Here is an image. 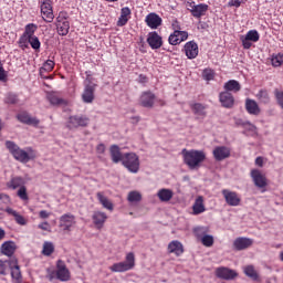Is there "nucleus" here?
<instances>
[{
  "instance_id": "obj_17",
  "label": "nucleus",
  "mask_w": 283,
  "mask_h": 283,
  "mask_svg": "<svg viewBox=\"0 0 283 283\" xmlns=\"http://www.w3.org/2000/svg\"><path fill=\"white\" fill-rule=\"evenodd\" d=\"M76 224V217L72 213H65L60 217V227L63 231H72V227Z\"/></svg>"
},
{
  "instance_id": "obj_62",
  "label": "nucleus",
  "mask_w": 283,
  "mask_h": 283,
  "mask_svg": "<svg viewBox=\"0 0 283 283\" xmlns=\"http://www.w3.org/2000/svg\"><path fill=\"white\" fill-rule=\"evenodd\" d=\"M243 127H247V125L250 127V132H255V125L251 124L250 122L242 123Z\"/></svg>"
},
{
  "instance_id": "obj_9",
  "label": "nucleus",
  "mask_w": 283,
  "mask_h": 283,
  "mask_svg": "<svg viewBox=\"0 0 283 283\" xmlns=\"http://www.w3.org/2000/svg\"><path fill=\"white\" fill-rule=\"evenodd\" d=\"M241 42L243 50H251L253 43L260 41V33L256 30H250L245 35H241Z\"/></svg>"
},
{
  "instance_id": "obj_1",
  "label": "nucleus",
  "mask_w": 283,
  "mask_h": 283,
  "mask_svg": "<svg viewBox=\"0 0 283 283\" xmlns=\"http://www.w3.org/2000/svg\"><path fill=\"white\" fill-rule=\"evenodd\" d=\"M4 145L13 158L19 163L25 165V163H30V160H34V158H36V151L32 147H27V150H24L12 140H7Z\"/></svg>"
},
{
  "instance_id": "obj_39",
  "label": "nucleus",
  "mask_w": 283,
  "mask_h": 283,
  "mask_svg": "<svg viewBox=\"0 0 283 283\" xmlns=\"http://www.w3.org/2000/svg\"><path fill=\"white\" fill-rule=\"evenodd\" d=\"M6 213H8L9 216H12L14 218L17 224H21L22 227H24V224L28 223L25 218L23 216H21L19 212H17V210H14L12 208H7L6 209Z\"/></svg>"
},
{
  "instance_id": "obj_59",
  "label": "nucleus",
  "mask_w": 283,
  "mask_h": 283,
  "mask_svg": "<svg viewBox=\"0 0 283 283\" xmlns=\"http://www.w3.org/2000/svg\"><path fill=\"white\" fill-rule=\"evenodd\" d=\"M0 200H2L4 205H10V196L6 193H0Z\"/></svg>"
},
{
  "instance_id": "obj_2",
  "label": "nucleus",
  "mask_w": 283,
  "mask_h": 283,
  "mask_svg": "<svg viewBox=\"0 0 283 283\" xmlns=\"http://www.w3.org/2000/svg\"><path fill=\"white\" fill-rule=\"evenodd\" d=\"M181 155L185 165H187V167H189L190 169H199L200 165H202V161L207 160V154H205L202 150H187L186 148H184L181 150Z\"/></svg>"
},
{
  "instance_id": "obj_32",
  "label": "nucleus",
  "mask_w": 283,
  "mask_h": 283,
  "mask_svg": "<svg viewBox=\"0 0 283 283\" xmlns=\"http://www.w3.org/2000/svg\"><path fill=\"white\" fill-rule=\"evenodd\" d=\"M17 118L20 123H23L24 125H33V127L39 126L40 123L36 117H32L28 113H20L17 115Z\"/></svg>"
},
{
  "instance_id": "obj_34",
  "label": "nucleus",
  "mask_w": 283,
  "mask_h": 283,
  "mask_svg": "<svg viewBox=\"0 0 283 283\" xmlns=\"http://www.w3.org/2000/svg\"><path fill=\"white\" fill-rule=\"evenodd\" d=\"M129 17H132V9L129 7H124L120 10V17L118 18L117 25L118 28H123V25H127L129 21Z\"/></svg>"
},
{
  "instance_id": "obj_53",
  "label": "nucleus",
  "mask_w": 283,
  "mask_h": 283,
  "mask_svg": "<svg viewBox=\"0 0 283 283\" xmlns=\"http://www.w3.org/2000/svg\"><path fill=\"white\" fill-rule=\"evenodd\" d=\"M274 97H275V101L279 105V107H281V109H283V91H280V90H274Z\"/></svg>"
},
{
  "instance_id": "obj_13",
  "label": "nucleus",
  "mask_w": 283,
  "mask_h": 283,
  "mask_svg": "<svg viewBox=\"0 0 283 283\" xmlns=\"http://www.w3.org/2000/svg\"><path fill=\"white\" fill-rule=\"evenodd\" d=\"M55 275H56V279L60 280V282H70L72 277L70 270L67 269L65 263L61 260L57 261Z\"/></svg>"
},
{
  "instance_id": "obj_27",
  "label": "nucleus",
  "mask_w": 283,
  "mask_h": 283,
  "mask_svg": "<svg viewBox=\"0 0 283 283\" xmlns=\"http://www.w3.org/2000/svg\"><path fill=\"white\" fill-rule=\"evenodd\" d=\"M147 43L151 50H160L163 48V38L157 32L149 33Z\"/></svg>"
},
{
  "instance_id": "obj_16",
  "label": "nucleus",
  "mask_w": 283,
  "mask_h": 283,
  "mask_svg": "<svg viewBox=\"0 0 283 283\" xmlns=\"http://www.w3.org/2000/svg\"><path fill=\"white\" fill-rule=\"evenodd\" d=\"M216 276L219 277V280H235L238 272H235V270L221 266L216 269Z\"/></svg>"
},
{
  "instance_id": "obj_64",
  "label": "nucleus",
  "mask_w": 283,
  "mask_h": 283,
  "mask_svg": "<svg viewBox=\"0 0 283 283\" xmlns=\"http://www.w3.org/2000/svg\"><path fill=\"white\" fill-rule=\"evenodd\" d=\"M3 238H6V230L0 228V242H1V240H3Z\"/></svg>"
},
{
  "instance_id": "obj_44",
  "label": "nucleus",
  "mask_w": 283,
  "mask_h": 283,
  "mask_svg": "<svg viewBox=\"0 0 283 283\" xmlns=\"http://www.w3.org/2000/svg\"><path fill=\"white\" fill-rule=\"evenodd\" d=\"M28 43L31 45L32 50L35 52L41 51V41L39 40V36L33 35L32 38H27V45Z\"/></svg>"
},
{
  "instance_id": "obj_57",
  "label": "nucleus",
  "mask_w": 283,
  "mask_h": 283,
  "mask_svg": "<svg viewBox=\"0 0 283 283\" xmlns=\"http://www.w3.org/2000/svg\"><path fill=\"white\" fill-rule=\"evenodd\" d=\"M42 231H50V223L48 221H44L38 226Z\"/></svg>"
},
{
  "instance_id": "obj_63",
  "label": "nucleus",
  "mask_w": 283,
  "mask_h": 283,
  "mask_svg": "<svg viewBox=\"0 0 283 283\" xmlns=\"http://www.w3.org/2000/svg\"><path fill=\"white\" fill-rule=\"evenodd\" d=\"M39 74H40L41 78H45V80L50 78L48 75H45V74H48V72H41V67L39 70Z\"/></svg>"
},
{
  "instance_id": "obj_41",
  "label": "nucleus",
  "mask_w": 283,
  "mask_h": 283,
  "mask_svg": "<svg viewBox=\"0 0 283 283\" xmlns=\"http://www.w3.org/2000/svg\"><path fill=\"white\" fill-rule=\"evenodd\" d=\"M255 97L259 101V103H261V105H269V103H271V96L269 95V91L264 88L260 90L256 93Z\"/></svg>"
},
{
  "instance_id": "obj_10",
  "label": "nucleus",
  "mask_w": 283,
  "mask_h": 283,
  "mask_svg": "<svg viewBox=\"0 0 283 283\" xmlns=\"http://www.w3.org/2000/svg\"><path fill=\"white\" fill-rule=\"evenodd\" d=\"M188 8L195 19H201V17H205L209 12V4L206 3L196 4V2H188Z\"/></svg>"
},
{
  "instance_id": "obj_12",
  "label": "nucleus",
  "mask_w": 283,
  "mask_h": 283,
  "mask_svg": "<svg viewBox=\"0 0 283 283\" xmlns=\"http://www.w3.org/2000/svg\"><path fill=\"white\" fill-rule=\"evenodd\" d=\"M250 176L255 187L259 189H264V187H268L269 180L266 179V175L262 174L260 169H252Z\"/></svg>"
},
{
  "instance_id": "obj_28",
  "label": "nucleus",
  "mask_w": 283,
  "mask_h": 283,
  "mask_svg": "<svg viewBox=\"0 0 283 283\" xmlns=\"http://www.w3.org/2000/svg\"><path fill=\"white\" fill-rule=\"evenodd\" d=\"M111 159L115 165L118 163H123L125 155L120 151V147L118 145H112L109 147Z\"/></svg>"
},
{
  "instance_id": "obj_37",
  "label": "nucleus",
  "mask_w": 283,
  "mask_h": 283,
  "mask_svg": "<svg viewBox=\"0 0 283 283\" xmlns=\"http://www.w3.org/2000/svg\"><path fill=\"white\" fill-rule=\"evenodd\" d=\"M25 185V179L23 177H12L8 182V189H21Z\"/></svg>"
},
{
  "instance_id": "obj_48",
  "label": "nucleus",
  "mask_w": 283,
  "mask_h": 283,
  "mask_svg": "<svg viewBox=\"0 0 283 283\" xmlns=\"http://www.w3.org/2000/svg\"><path fill=\"white\" fill-rule=\"evenodd\" d=\"M127 200L128 202H140V200H143V195L136 190H133L128 192Z\"/></svg>"
},
{
  "instance_id": "obj_5",
  "label": "nucleus",
  "mask_w": 283,
  "mask_h": 283,
  "mask_svg": "<svg viewBox=\"0 0 283 283\" xmlns=\"http://www.w3.org/2000/svg\"><path fill=\"white\" fill-rule=\"evenodd\" d=\"M40 12L45 23H52L54 21V9L52 7V0H39Z\"/></svg>"
},
{
  "instance_id": "obj_40",
  "label": "nucleus",
  "mask_w": 283,
  "mask_h": 283,
  "mask_svg": "<svg viewBox=\"0 0 283 283\" xmlns=\"http://www.w3.org/2000/svg\"><path fill=\"white\" fill-rule=\"evenodd\" d=\"M157 197L161 202H169L174 198V191L171 189L163 188L157 192Z\"/></svg>"
},
{
  "instance_id": "obj_55",
  "label": "nucleus",
  "mask_w": 283,
  "mask_h": 283,
  "mask_svg": "<svg viewBox=\"0 0 283 283\" xmlns=\"http://www.w3.org/2000/svg\"><path fill=\"white\" fill-rule=\"evenodd\" d=\"M249 0H230L228 2L229 8H240V6L247 3Z\"/></svg>"
},
{
  "instance_id": "obj_47",
  "label": "nucleus",
  "mask_w": 283,
  "mask_h": 283,
  "mask_svg": "<svg viewBox=\"0 0 283 283\" xmlns=\"http://www.w3.org/2000/svg\"><path fill=\"white\" fill-rule=\"evenodd\" d=\"M54 253V243L45 241L43 243L42 255L50 256Z\"/></svg>"
},
{
  "instance_id": "obj_38",
  "label": "nucleus",
  "mask_w": 283,
  "mask_h": 283,
  "mask_svg": "<svg viewBox=\"0 0 283 283\" xmlns=\"http://www.w3.org/2000/svg\"><path fill=\"white\" fill-rule=\"evenodd\" d=\"M243 273L247 275V277H250L251 280H253V282H260V274L255 270V266L247 265L243 269Z\"/></svg>"
},
{
  "instance_id": "obj_19",
  "label": "nucleus",
  "mask_w": 283,
  "mask_h": 283,
  "mask_svg": "<svg viewBox=\"0 0 283 283\" xmlns=\"http://www.w3.org/2000/svg\"><path fill=\"white\" fill-rule=\"evenodd\" d=\"M145 23L151 30H158L163 25V18L155 12L148 13L145 18Z\"/></svg>"
},
{
  "instance_id": "obj_29",
  "label": "nucleus",
  "mask_w": 283,
  "mask_h": 283,
  "mask_svg": "<svg viewBox=\"0 0 283 283\" xmlns=\"http://www.w3.org/2000/svg\"><path fill=\"white\" fill-rule=\"evenodd\" d=\"M168 253H174L177 258H180L185 253V245L178 240H174L168 244Z\"/></svg>"
},
{
  "instance_id": "obj_61",
  "label": "nucleus",
  "mask_w": 283,
  "mask_h": 283,
  "mask_svg": "<svg viewBox=\"0 0 283 283\" xmlns=\"http://www.w3.org/2000/svg\"><path fill=\"white\" fill-rule=\"evenodd\" d=\"M255 165H256V167H264V158L256 157L255 158Z\"/></svg>"
},
{
  "instance_id": "obj_56",
  "label": "nucleus",
  "mask_w": 283,
  "mask_h": 283,
  "mask_svg": "<svg viewBox=\"0 0 283 283\" xmlns=\"http://www.w3.org/2000/svg\"><path fill=\"white\" fill-rule=\"evenodd\" d=\"M171 25L174 32H180V30H182V28L180 27V22L178 20H174Z\"/></svg>"
},
{
  "instance_id": "obj_60",
  "label": "nucleus",
  "mask_w": 283,
  "mask_h": 283,
  "mask_svg": "<svg viewBox=\"0 0 283 283\" xmlns=\"http://www.w3.org/2000/svg\"><path fill=\"white\" fill-rule=\"evenodd\" d=\"M105 150H106L105 144H98L96 146V153L97 154H105Z\"/></svg>"
},
{
  "instance_id": "obj_18",
  "label": "nucleus",
  "mask_w": 283,
  "mask_h": 283,
  "mask_svg": "<svg viewBox=\"0 0 283 283\" xmlns=\"http://www.w3.org/2000/svg\"><path fill=\"white\" fill-rule=\"evenodd\" d=\"M253 247V239L247 237H239L233 241L234 251H244Z\"/></svg>"
},
{
  "instance_id": "obj_7",
  "label": "nucleus",
  "mask_w": 283,
  "mask_h": 283,
  "mask_svg": "<svg viewBox=\"0 0 283 283\" xmlns=\"http://www.w3.org/2000/svg\"><path fill=\"white\" fill-rule=\"evenodd\" d=\"M36 30H39V27H36L34 23H29L25 25L24 32L18 41L19 48H21V50H27V48H29L28 39L35 36L34 32H36Z\"/></svg>"
},
{
  "instance_id": "obj_31",
  "label": "nucleus",
  "mask_w": 283,
  "mask_h": 283,
  "mask_svg": "<svg viewBox=\"0 0 283 283\" xmlns=\"http://www.w3.org/2000/svg\"><path fill=\"white\" fill-rule=\"evenodd\" d=\"M2 255H7V258H12L14 252L17 251V243L14 241H7L2 243L1 248Z\"/></svg>"
},
{
  "instance_id": "obj_21",
  "label": "nucleus",
  "mask_w": 283,
  "mask_h": 283,
  "mask_svg": "<svg viewBox=\"0 0 283 283\" xmlns=\"http://www.w3.org/2000/svg\"><path fill=\"white\" fill-rule=\"evenodd\" d=\"M95 92H96V84H87V85H85L84 91L82 93V101H83V103H86V104L94 103V98H95L94 93Z\"/></svg>"
},
{
  "instance_id": "obj_23",
  "label": "nucleus",
  "mask_w": 283,
  "mask_h": 283,
  "mask_svg": "<svg viewBox=\"0 0 283 283\" xmlns=\"http://www.w3.org/2000/svg\"><path fill=\"white\" fill-rule=\"evenodd\" d=\"M10 271L12 283H23V275L21 274V268L19 266V262L17 260H13L11 263Z\"/></svg>"
},
{
  "instance_id": "obj_11",
  "label": "nucleus",
  "mask_w": 283,
  "mask_h": 283,
  "mask_svg": "<svg viewBox=\"0 0 283 283\" xmlns=\"http://www.w3.org/2000/svg\"><path fill=\"white\" fill-rule=\"evenodd\" d=\"M221 193L229 207H240L242 198H240V195L238 192L229 189H223Z\"/></svg>"
},
{
  "instance_id": "obj_20",
  "label": "nucleus",
  "mask_w": 283,
  "mask_h": 283,
  "mask_svg": "<svg viewBox=\"0 0 283 283\" xmlns=\"http://www.w3.org/2000/svg\"><path fill=\"white\" fill-rule=\"evenodd\" d=\"M189 39V33L187 31H174L168 38L170 45H180L182 41Z\"/></svg>"
},
{
  "instance_id": "obj_4",
  "label": "nucleus",
  "mask_w": 283,
  "mask_h": 283,
  "mask_svg": "<svg viewBox=\"0 0 283 283\" xmlns=\"http://www.w3.org/2000/svg\"><path fill=\"white\" fill-rule=\"evenodd\" d=\"M122 165L130 174H138V171H140V158L138 157V155H136V153L124 154Z\"/></svg>"
},
{
  "instance_id": "obj_8",
  "label": "nucleus",
  "mask_w": 283,
  "mask_h": 283,
  "mask_svg": "<svg viewBox=\"0 0 283 283\" xmlns=\"http://www.w3.org/2000/svg\"><path fill=\"white\" fill-rule=\"evenodd\" d=\"M87 125H90V117L85 115L70 116L66 123L67 129H78V127H87Z\"/></svg>"
},
{
  "instance_id": "obj_24",
  "label": "nucleus",
  "mask_w": 283,
  "mask_h": 283,
  "mask_svg": "<svg viewBox=\"0 0 283 283\" xmlns=\"http://www.w3.org/2000/svg\"><path fill=\"white\" fill-rule=\"evenodd\" d=\"M184 52L187 59H196L198 56V43L196 41H189L184 46Z\"/></svg>"
},
{
  "instance_id": "obj_30",
  "label": "nucleus",
  "mask_w": 283,
  "mask_h": 283,
  "mask_svg": "<svg viewBox=\"0 0 283 283\" xmlns=\"http://www.w3.org/2000/svg\"><path fill=\"white\" fill-rule=\"evenodd\" d=\"M205 211H207V208L205 207V197L199 196L192 205V216H200V213H205Z\"/></svg>"
},
{
  "instance_id": "obj_15",
  "label": "nucleus",
  "mask_w": 283,
  "mask_h": 283,
  "mask_svg": "<svg viewBox=\"0 0 283 283\" xmlns=\"http://www.w3.org/2000/svg\"><path fill=\"white\" fill-rule=\"evenodd\" d=\"M155 103H156V94H154L151 91H145L139 96V105L142 107L151 109Z\"/></svg>"
},
{
  "instance_id": "obj_50",
  "label": "nucleus",
  "mask_w": 283,
  "mask_h": 283,
  "mask_svg": "<svg viewBox=\"0 0 283 283\" xmlns=\"http://www.w3.org/2000/svg\"><path fill=\"white\" fill-rule=\"evenodd\" d=\"M55 65L56 63H54L53 60H46L41 66V73L43 74V72H52Z\"/></svg>"
},
{
  "instance_id": "obj_33",
  "label": "nucleus",
  "mask_w": 283,
  "mask_h": 283,
  "mask_svg": "<svg viewBox=\"0 0 283 283\" xmlns=\"http://www.w3.org/2000/svg\"><path fill=\"white\" fill-rule=\"evenodd\" d=\"M190 108L197 118H207V105L195 103L190 105Z\"/></svg>"
},
{
  "instance_id": "obj_3",
  "label": "nucleus",
  "mask_w": 283,
  "mask_h": 283,
  "mask_svg": "<svg viewBox=\"0 0 283 283\" xmlns=\"http://www.w3.org/2000/svg\"><path fill=\"white\" fill-rule=\"evenodd\" d=\"M136 266V255L134 252H128L125 256V261L114 263L109 271L112 273H127V271L134 270Z\"/></svg>"
},
{
  "instance_id": "obj_42",
  "label": "nucleus",
  "mask_w": 283,
  "mask_h": 283,
  "mask_svg": "<svg viewBox=\"0 0 283 283\" xmlns=\"http://www.w3.org/2000/svg\"><path fill=\"white\" fill-rule=\"evenodd\" d=\"M270 62L272 67H283V53H273Z\"/></svg>"
},
{
  "instance_id": "obj_51",
  "label": "nucleus",
  "mask_w": 283,
  "mask_h": 283,
  "mask_svg": "<svg viewBox=\"0 0 283 283\" xmlns=\"http://www.w3.org/2000/svg\"><path fill=\"white\" fill-rule=\"evenodd\" d=\"M202 78L203 81H213V78H216V71L212 69H205L202 71Z\"/></svg>"
},
{
  "instance_id": "obj_54",
  "label": "nucleus",
  "mask_w": 283,
  "mask_h": 283,
  "mask_svg": "<svg viewBox=\"0 0 283 283\" xmlns=\"http://www.w3.org/2000/svg\"><path fill=\"white\" fill-rule=\"evenodd\" d=\"M4 103L8 105H15V103H19V98L17 97V94L9 93L4 98Z\"/></svg>"
},
{
  "instance_id": "obj_49",
  "label": "nucleus",
  "mask_w": 283,
  "mask_h": 283,
  "mask_svg": "<svg viewBox=\"0 0 283 283\" xmlns=\"http://www.w3.org/2000/svg\"><path fill=\"white\" fill-rule=\"evenodd\" d=\"M12 262H14V260L12 261L0 260V275H6L8 273L10 266H12Z\"/></svg>"
},
{
  "instance_id": "obj_14",
  "label": "nucleus",
  "mask_w": 283,
  "mask_h": 283,
  "mask_svg": "<svg viewBox=\"0 0 283 283\" xmlns=\"http://www.w3.org/2000/svg\"><path fill=\"white\" fill-rule=\"evenodd\" d=\"M212 156L217 163H222V160L231 158V148L227 146H217L212 151Z\"/></svg>"
},
{
  "instance_id": "obj_35",
  "label": "nucleus",
  "mask_w": 283,
  "mask_h": 283,
  "mask_svg": "<svg viewBox=\"0 0 283 283\" xmlns=\"http://www.w3.org/2000/svg\"><path fill=\"white\" fill-rule=\"evenodd\" d=\"M223 90H226L224 92H229V93L233 92L234 94H238V92L242 90V85H240V82L235 80H229L228 82L224 83Z\"/></svg>"
},
{
  "instance_id": "obj_46",
  "label": "nucleus",
  "mask_w": 283,
  "mask_h": 283,
  "mask_svg": "<svg viewBox=\"0 0 283 283\" xmlns=\"http://www.w3.org/2000/svg\"><path fill=\"white\" fill-rule=\"evenodd\" d=\"M199 242H201V244L203 247H207L208 249H211V247H213L216 240L213 239V235L208 233L207 235L199 239Z\"/></svg>"
},
{
  "instance_id": "obj_43",
  "label": "nucleus",
  "mask_w": 283,
  "mask_h": 283,
  "mask_svg": "<svg viewBox=\"0 0 283 283\" xmlns=\"http://www.w3.org/2000/svg\"><path fill=\"white\" fill-rule=\"evenodd\" d=\"M48 101L51 103V105H67V101L59 97V95H56V93L49 94Z\"/></svg>"
},
{
  "instance_id": "obj_26",
  "label": "nucleus",
  "mask_w": 283,
  "mask_h": 283,
  "mask_svg": "<svg viewBox=\"0 0 283 283\" xmlns=\"http://www.w3.org/2000/svg\"><path fill=\"white\" fill-rule=\"evenodd\" d=\"M245 111L251 116H260V114L262 113V109L260 108V105L258 104V102L251 98L245 99Z\"/></svg>"
},
{
  "instance_id": "obj_58",
  "label": "nucleus",
  "mask_w": 283,
  "mask_h": 283,
  "mask_svg": "<svg viewBox=\"0 0 283 283\" xmlns=\"http://www.w3.org/2000/svg\"><path fill=\"white\" fill-rule=\"evenodd\" d=\"M39 218H41V220H48V218H50V212H48L46 210H41L39 212Z\"/></svg>"
},
{
  "instance_id": "obj_22",
  "label": "nucleus",
  "mask_w": 283,
  "mask_h": 283,
  "mask_svg": "<svg viewBox=\"0 0 283 283\" xmlns=\"http://www.w3.org/2000/svg\"><path fill=\"white\" fill-rule=\"evenodd\" d=\"M219 101L226 109H231V107L235 105V97H233V94L227 91H223L219 94Z\"/></svg>"
},
{
  "instance_id": "obj_25",
  "label": "nucleus",
  "mask_w": 283,
  "mask_h": 283,
  "mask_svg": "<svg viewBox=\"0 0 283 283\" xmlns=\"http://www.w3.org/2000/svg\"><path fill=\"white\" fill-rule=\"evenodd\" d=\"M92 220L96 229H103V227H105V222H107V213L103 211H94Z\"/></svg>"
},
{
  "instance_id": "obj_36",
  "label": "nucleus",
  "mask_w": 283,
  "mask_h": 283,
  "mask_svg": "<svg viewBox=\"0 0 283 283\" xmlns=\"http://www.w3.org/2000/svg\"><path fill=\"white\" fill-rule=\"evenodd\" d=\"M96 198L102 207H104V209H107L108 211H114V203L107 197H105V193L97 192Z\"/></svg>"
},
{
  "instance_id": "obj_52",
  "label": "nucleus",
  "mask_w": 283,
  "mask_h": 283,
  "mask_svg": "<svg viewBox=\"0 0 283 283\" xmlns=\"http://www.w3.org/2000/svg\"><path fill=\"white\" fill-rule=\"evenodd\" d=\"M17 196L18 198H20V200H23V201L30 200V197L28 196V188H25V186H21L18 189Z\"/></svg>"
},
{
  "instance_id": "obj_6",
  "label": "nucleus",
  "mask_w": 283,
  "mask_h": 283,
  "mask_svg": "<svg viewBox=\"0 0 283 283\" xmlns=\"http://www.w3.org/2000/svg\"><path fill=\"white\" fill-rule=\"evenodd\" d=\"M55 27L60 36H67L70 34V20H67V12H60L55 20Z\"/></svg>"
},
{
  "instance_id": "obj_45",
  "label": "nucleus",
  "mask_w": 283,
  "mask_h": 283,
  "mask_svg": "<svg viewBox=\"0 0 283 283\" xmlns=\"http://www.w3.org/2000/svg\"><path fill=\"white\" fill-rule=\"evenodd\" d=\"M209 233V228L207 227H197L193 229V234L197 238V240H202V238H205V235H207Z\"/></svg>"
}]
</instances>
